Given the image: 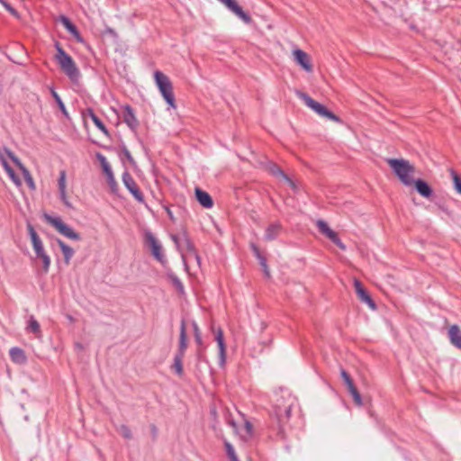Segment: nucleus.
<instances>
[{"mask_svg":"<svg viewBox=\"0 0 461 461\" xmlns=\"http://www.w3.org/2000/svg\"><path fill=\"white\" fill-rule=\"evenodd\" d=\"M386 162L403 185L409 186L414 183L416 168L410 161L404 158H387Z\"/></svg>","mask_w":461,"mask_h":461,"instance_id":"f257e3e1","label":"nucleus"},{"mask_svg":"<svg viewBox=\"0 0 461 461\" xmlns=\"http://www.w3.org/2000/svg\"><path fill=\"white\" fill-rule=\"evenodd\" d=\"M55 47L57 50L55 59L59 63L61 70L68 77L71 81H78L80 77V71L73 59L61 48L59 43H56Z\"/></svg>","mask_w":461,"mask_h":461,"instance_id":"f03ea898","label":"nucleus"},{"mask_svg":"<svg viewBox=\"0 0 461 461\" xmlns=\"http://www.w3.org/2000/svg\"><path fill=\"white\" fill-rule=\"evenodd\" d=\"M154 79L165 101L171 108H176L173 86L169 77L161 71L157 70L154 72Z\"/></svg>","mask_w":461,"mask_h":461,"instance_id":"7ed1b4c3","label":"nucleus"},{"mask_svg":"<svg viewBox=\"0 0 461 461\" xmlns=\"http://www.w3.org/2000/svg\"><path fill=\"white\" fill-rule=\"evenodd\" d=\"M43 218L60 235H62L71 240H75V241L81 240V235L78 232H77L71 226L65 223L60 217L51 216L48 213H44Z\"/></svg>","mask_w":461,"mask_h":461,"instance_id":"20e7f679","label":"nucleus"},{"mask_svg":"<svg viewBox=\"0 0 461 461\" xmlns=\"http://www.w3.org/2000/svg\"><path fill=\"white\" fill-rule=\"evenodd\" d=\"M172 239L180 251L183 262L186 267L192 260H195L199 266L201 265L199 255L194 251L193 244L185 236H173Z\"/></svg>","mask_w":461,"mask_h":461,"instance_id":"39448f33","label":"nucleus"},{"mask_svg":"<svg viewBox=\"0 0 461 461\" xmlns=\"http://www.w3.org/2000/svg\"><path fill=\"white\" fill-rule=\"evenodd\" d=\"M296 95L300 99H302L309 108L313 110L320 116L326 117V118H328L333 122H341V120L339 116H337L332 112L328 110L324 105H322L320 103L313 100L307 94L301 92V91H296Z\"/></svg>","mask_w":461,"mask_h":461,"instance_id":"423d86ee","label":"nucleus"},{"mask_svg":"<svg viewBox=\"0 0 461 461\" xmlns=\"http://www.w3.org/2000/svg\"><path fill=\"white\" fill-rule=\"evenodd\" d=\"M27 230L31 237L33 250L37 258L41 259L43 268L47 271L50 266V258L44 250L43 243L32 224L29 223L27 225Z\"/></svg>","mask_w":461,"mask_h":461,"instance_id":"0eeeda50","label":"nucleus"},{"mask_svg":"<svg viewBox=\"0 0 461 461\" xmlns=\"http://www.w3.org/2000/svg\"><path fill=\"white\" fill-rule=\"evenodd\" d=\"M144 239L146 244L149 246V248L151 250L152 256L161 264H164L166 262V258L163 253V249L160 244V242L156 239L154 234L149 231L146 230L144 233Z\"/></svg>","mask_w":461,"mask_h":461,"instance_id":"6e6552de","label":"nucleus"},{"mask_svg":"<svg viewBox=\"0 0 461 461\" xmlns=\"http://www.w3.org/2000/svg\"><path fill=\"white\" fill-rule=\"evenodd\" d=\"M316 226L319 229V231L326 236L329 240H330L335 245H337L340 249L345 250L346 245L340 240L338 233L333 230L328 223L323 220H317Z\"/></svg>","mask_w":461,"mask_h":461,"instance_id":"1a4fd4ad","label":"nucleus"},{"mask_svg":"<svg viewBox=\"0 0 461 461\" xmlns=\"http://www.w3.org/2000/svg\"><path fill=\"white\" fill-rule=\"evenodd\" d=\"M122 183L124 186L128 189V191L132 194V196L140 203L144 202V195L140 190L137 183L131 176V174L127 171L122 174Z\"/></svg>","mask_w":461,"mask_h":461,"instance_id":"9d476101","label":"nucleus"},{"mask_svg":"<svg viewBox=\"0 0 461 461\" xmlns=\"http://www.w3.org/2000/svg\"><path fill=\"white\" fill-rule=\"evenodd\" d=\"M293 404L294 399L289 398L286 403H278L276 405L275 414L280 424H284L289 420Z\"/></svg>","mask_w":461,"mask_h":461,"instance_id":"9b49d317","label":"nucleus"},{"mask_svg":"<svg viewBox=\"0 0 461 461\" xmlns=\"http://www.w3.org/2000/svg\"><path fill=\"white\" fill-rule=\"evenodd\" d=\"M223 5H225L230 12L237 15L245 23L249 24L252 23L251 17L245 13L241 6L238 5L235 0H219Z\"/></svg>","mask_w":461,"mask_h":461,"instance_id":"f8f14e48","label":"nucleus"},{"mask_svg":"<svg viewBox=\"0 0 461 461\" xmlns=\"http://www.w3.org/2000/svg\"><path fill=\"white\" fill-rule=\"evenodd\" d=\"M121 117L131 130H136L139 126V122L135 116L133 109L130 105L126 104L122 106Z\"/></svg>","mask_w":461,"mask_h":461,"instance_id":"ddd939ff","label":"nucleus"},{"mask_svg":"<svg viewBox=\"0 0 461 461\" xmlns=\"http://www.w3.org/2000/svg\"><path fill=\"white\" fill-rule=\"evenodd\" d=\"M212 331L214 335V339L218 345L220 364L222 365L225 362V350H226L224 338H223V332L221 328H215L214 326L212 327Z\"/></svg>","mask_w":461,"mask_h":461,"instance_id":"4468645a","label":"nucleus"},{"mask_svg":"<svg viewBox=\"0 0 461 461\" xmlns=\"http://www.w3.org/2000/svg\"><path fill=\"white\" fill-rule=\"evenodd\" d=\"M293 55L296 63L300 65L304 70L307 72L312 71L311 59L305 51L296 49L293 51Z\"/></svg>","mask_w":461,"mask_h":461,"instance_id":"2eb2a0df","label":"nucleus"},{"mask_svg":"<svg viewBox=\"0 0 461 461\" xmlns=\"http://www.w3.org/2000/svg\"><path fill=\"white\" fill-rule=\"evenodd\" d=\"M97 159L99 160L101 167L103 168L104 173L105 174L107 177V182L109 185L113 188V186L116 185V181L113 173V170L111 168L110 164L108 163L106 158L102 155L101 153H98L96 155Z\"/></svg>","mask_w":461,"mask_h":461,"instance_id":"dca6fc26","label":"nucleus"},{"mask_svg":"<svg viewBox=\"0 0 461 461\" xmlns=\"http://www.w3.org/2000/svg\"><path fill=\"white\" fill-rule=\"evenodd\" d=\"M59 21L62 23V25L74 36L77 41H84L77 27L70 22V20L68 17L61 15L59 17Z\"/></svg>","mask_w":461,"mask_h":461,"instance_id":"f3484780","label":"nucleus"},{"mask_svg":"<svg viewBox=\"0 0 461 461\" xmlns=\"http://www.w3.org/2000/svg\"><path fill=\"white\" fill-rule=\"evenodd\" d=\"M56 242L59 245V249H61L65 264L67 266L69 265L75 254V250L60 239H57Z\"/></svg>","mask_w":461,"mask_h":461,"instance_id":"a211bd4d","label":"nucleus"},{"mask_svg":"<svg viewBox=\"0 0 461 461\" xmlns=\"http://www.w3.org/2000/svg\"><path fill=\"white\" fill-rule=\"evenodd\" d=\"M448 338L452 345L461 349V330L457 325L449 327Z\"/></svg>","mask_w":461,"mask_h":461,"instance_id":"6ab92c4d","label":"nucleus"},{"mask_svg":"<svg viewBox=\"0 0 461 461\" xmlns=\"http://www.w3.org/2000/svg\"><path fill=\"white\" fill-rule=\"evenodd\" d=\"M357 298L366 303L372 311L376 310V304L368 294V290H356Z\"/></svg>","mask_w":461,"mask_h":461,"instance_id":"aec40b11","label":"nucleus"},{"mask_svg":"<svg viewBox=\"0 0 461 461\" xmlns=\"http://www.w3.org/2000/svg\"><path fill=\"white\" fill-rule=\"evenodd\" d=\"M415 185L416 190L418 193L422 195L423 197H429L432 194V189L430 186L421 179L414 180V183L412 184Z\"/></svg>","mask_w":461,"mask_h":461,"instance_id":"412c9836","label":"nucleus"},{"mask_svg":"<svg viewBox=\"0 0 461 461\" xmlns=\"http://www.w3.org/2000/svg\"><path fill=\"white\" fill-rule=\"evenodd\" d=\"M282 226L278 222H275L270 224L265 232V240L267 241L274 240L278 236Z\"/></svg>","mask_w":461,"mask_h":461,"instance_id":"4be33fe9","label":"nucleus"},{"mask_svg":"<svg viewBox=\"0 0 461 461\" xmlns=\"http://www.w3.org/2000/svg\"><path fill=\"white\" fill-rule=\"evenodd\" d=\"M9 353H10V357L13 362H14L16 364H20V365L25 363L26 357H25L23 350H22L21 348H13L10 349Z\"/></svg>","mask_w":461,"mask_h":461,"instance_id":"5701e85b","label":"nucleus"},{"mask_svg":"<svg viewBox=\"0 0 461 461\" xmlns=\"http://www.w3.org/2000/svg\"><path fill=\"white\" fill-rule=\"evenodd\" d=\"M267 170L275 176L277 178L284 179L285 178L286 174L274 162H267L266 166Z\"/></svg>","mask_w":461,"mask_h":461,"instance_id":"b1692460","label":"nucleus"},{"mask_svg":"<svg viewBox=\"0 0 461 461\" xmlns=\"http://www.w3.org/2000/svg\"><path fill=\"white\" fill-rule=\"evenodd\" d=\"M183 357L182 353H177L174 357V362L171 366V370L176 373L179 376L183 375Z\"/></svg>","mask_w":461,"mask_h":461,"instance_id":"393cba45","label":"nucleus"},{"mask_svg":"<svg viewBox=\"0 0 461 461\" xmlns=\"http://www.w3.org/2000/svg\"><path fill=\"white\" fill-rule=\"evenodd\" d=\"M87 114L94 122V124L105 135H108V130L105 127L104 123L98 118V116L94 113L93 110L88 109Z\"/></svg>","mask_w":461,"mask_h":461,"instance_id":"a878e982","label":"nucleus"},{"mask_svg":"<svg viewBox=\"0 0 461 461\" xmlns=\"http://www.w3.org/2000/svg\"><path fill=\"white\" fill-rule=\"evenodd\" d=\"M3 167L5 169V171L7 173V175L9 176V177L11 178V180L16 185H21V180L20 178L16 176L15 172L14 171V169L9 166L8 162L7 161H4L3 163Z\"/></svg>","mask_w":461,"mask_h":461,"instance_id":"bb28decb","label":"nucleus"},{"mask_svg":"<svg viewBox=\"0 0 461 461\" xmlns=\"http://www.w3.org/2000/svg\"><path fill=\"white\" fill-rule=\"evenodd\" d=\"M185 348H186L185 326L184 321H182V323H181V331H180V345H179V351H178V353H182V356H184Z\"/></svg>","mask_w":461,"mask_h":461,"instance_id":"cd10ccee","label":"nucleus"},{"mask_svg":"<svg viewBox=\"0 0 461 461\" xmlns=\"http://www.w3.org/2000/svg\"><path fill=\"white\" fill-rule=\"evenodd\" d=\"M5 151L6 155L9 157V158L20 168L22 172L24 169H27L24 167V165L21 162V160L18 158V157L14 155V152H12L9 149H5Z\"/></svg>","mask_w":461,"mask_h":461,"instance_id":"c85d7f7f","label":"nucleus"},{"mask_svg":"<svg viewBox=\"0 0 461 461\" xmlns=\"http://www.w3.org/2000/svg\"><path fill=\"white\" fill-rule=\"evenodd\" d=\"M51 95H52L53 98L55 99V101H56L59 108L62 112V113L65 116H68V111L66 109V106H65L63 101L61 100L60 96L59 95V94L54 89H51Z\"/></svg>","mask_w":461,"mask_h":461,"instance_id":"c756f323","label":"nucleus"},{"mask_svg":"<svg viewBox=\"0 0 461 461\" xmlns=\"http://www.w3.org/2000/svg\"><path fill=\"white\" fill-rule=\"evenodd\" d=\"M224 446L230 461H240L232 445L230 442L225 441Z\"/></svg>","mask_w":461,"mask_h":461,"instance_id":"7c9ffc66","label":"nucleus"},{"mask_svg":"<svg viewBox=\"0 0 461 461\" xmlns=\"http://www.w3.org/2000/svg\"><path fill=\"white\" fill-rule=\"evenodd\" d=\"M450 174L452 176L455 189L456 190L457 193L461 194V177L453 169L450 170Z\"/></svg>","mask_w":461,"mask_h":461,"instance_id":"2f4dec72","label":"nucleus"},{"mask_svg":"<svg viewBox=\"0 0 461 461\" xmlns=\"http://www.w3.org/2000/svg\"><path fill=\"white\" fill-rule=\"evenodd\" d=\"M340 375H341L342 379L344 380V383L346 384V385L348 387V390H350V389L356 387L352 378L348 374V372H346V370L341 369Z\"/></svg>","mask_w":461,"mask_h":461,"instance_id":"473e14b6","label":"nucleus"},{"mask_svg":"<svg viewBox=\"0 0 461 461\" xmlns=\"http://www.w3.org/2000/svg\"><path fill=\"white\" fill-rule=\"evenodd\" d=\"M22 173L24 176V179H25L28 186L32 190L35 189V184H34V181H33L32 176L31 173L29 172V170L24 169Z\"/></svg>","mask_w":461,"mask_h":461,"instance_id":"72a5a7b5","label":"nucleus"},{"mask_svg":"<svg viewBox=\"0 0 461 461\" xmlns=\"http://www.w3.org/2000/svg\"><path fill=\"white\" fill-rule=\"evenodd\" d=\"M350 394L352 395L354 402L357 405L361 406L362 405V398L360 393H358L357 389L356 387L348 390Z\"/></svg>","mask_w":461,"mask_h":461,"instance_id":"f704fd0d","label":"nucleus"},{"mask_svg":"<svg viewBox=\"0 0 461 461\" xmlns=\"http://www.w3.org/2000/svg\"><path fill=\"white\" fill-rule=\"evenodd\" d=\"M258 259L259 261V264H260V266H261V267L263 269V272L265 273L266 276L269 277L270 276V271H269L268 266L267 264V259L262 255L259 258H258Z\"/></svg>","mask_w":461,"mask_h":461,"instance_id":"c9c22d12","label":"nucleus"},{"mask_svg":"<svg viewBox=\"0 0 461 461\" xmlns=\"http://www.w3.org/2000/svg\"><path fill=\"white\" fill-rule=\"evenodd\" d=\"M58 185H59V191L66 190V172L64 170L59 172Z\"/></svg>","mask_w":461,"mask_h":461,"instance_id":"e433bc0d","label":"nucleus"},{"mask_svg":"<svg viewBox=\"0 0 461 461\" xmlns=\"http://www.w3.org/2000/svg\"><path fill=\"white\" fill-rule=\"evenodd\" d=\"M29 328L34 333H40L41 331L39 322L33 318H31L29 321Z\"/></svg>","mask_w":461,"mask_h":461,"instance_id":"4c0bfd02","label":"nucleus"},{"mask_svg":"<svg viewBox=\"0 0 461 461\" xmlns=\"http://www.w3.org/2000/svg\"><path fill=\"white\" fill-rule=\"evenodd\" d=\"M213 205V201L210 194L203 191V207L204 208H212Z\"/></svg>","mask_w":461,"mask_h":461,"instance_id":"58836bf2","label":"nucleus"},{"mask_svg":"<svg viewBox=\"0 0 461 461\" xmlns=\"http://www.w3.org/2000/svg\"><path fill=\"white\" fill-rule=\"evenodd\" d=\"M122 436L125 438H131L132 434L131 429L126 425H122L120 428Z\"/></svg>","mask_w":461,"mask_h":461,"instance_id":"ea45409f","label":"nucleus"},{"mask_svg":"<svg viewBox=\"0 0 461 461\" xmlns=\"http://www.w3.org/2000/svg\"><path fill=\"white\" fill-rule=\"evenodd\" d=\"M59 197L61 199V201L63 202V203L68 207V208H71L72 205L70 203V202L68 201V196H67V192L66 190H59Z\"/></svg>","mask_w":461,"mask_h":461,"instance_id":"a19ab883","label":"nucleus"},{"mask_svg":"<svg viewBox=\"0 0 461 461\" xmlns=\"http://www.w3.org/2000/svg\"><path fill=\"white\" fill-rule=\"evenodd\" d=\"M122 154L124 155L125 158H126L130 163H131V164H133V163H134V159H133L132 156L131 155V152L129 151V149H128L126 147H124V148L122 149Z\"/></svg>","mask_w":461,"mask_h":461,"instance_id":"79ce46f5","label":"nucleus"},{"mask_svg":"<svg viewBox=\"0 0 461 461\" xmlns=\"http://www.w3.org/2000/svg\"><path fill=\"white\" fill-rule=\"evenodd\" d=\"M283 180L285 181L294 191H297L298 187L296 184L287 175L285 176V178H284Z\"/></svg>","mask_w":461,"mask_h":461,"instance_id":"37998d69","label":"nucleus"},{"mask_svg":"<svg viewBox=\"0 0 461 461\" xmlns=\"http://www.w3.org/2000/svg\"><path fill=\"white\" fill-rule=\"evenodd\" d=\"M218 405L220 406V402L216 403L214 402L213 405L211 407V410H210V415L215 419L216 416H217V408H218Z\"/></svg>","mask_w":461,"mask_h":461,"instance_id":"c03bdc74","label":"nucleus"},{"mask_svg":"<svg viewBox=\"0 0 461 461\" xmlns=\"http://www.w3.org/2000/svg\"><path fill=\"white\" fill-rule=\"evenodd\" d=\"M250 248H251V249H252V251H253V253H254V255H255V257H256L257 258H259V257L261 256V253H260V251H259V249H258V247L257 245H255L254 243H251V244H250Z\"/></svg>","mask_w":461,"mask_h":461,"instance_id":"a18cd8bd","label":"nucleus"},{"mask_svg":"<svg viewBox=\"0 0 461 461\" xmlns=\"http://www.w3.org/2000/svg\"><path fill=\"white\" fill-rule=\"evenodd\" d=\"M195 197H196L197 201L199 202V203L202 204V198H203L202 188H200L198 186L195 188Z\"/></svg>","mask_w":461,"mask_h":461,"instance_id":"49530a36","label":"nucleus"},{"mask_svg":"<svg viewBox=\"0 0 461 461\" xmlns=\"http://www.w3.org/2000/svg\"><path fill=\"white\" fill-rule=\"evenodd\" d=\"M351 280L354 284L355 288H363L361 282L357 278L352 277Z\"/></svg>","mask_w":461,"mask_h":461,"instance_id":"de8ad7c7","label":"nucleus"},{"mask_svg":"<svg viewBox=\"0 0 461 461\" xmlns=\"http://www.w3.org/2000/svg\"><path fill=\"white\" fill-rule=\"evenodd\" d=\"M5 6L6 10H8L12 14L17 15L16 10L14 8H13L10 5L5 4Z\"/></svg>","mask_w":461,"mask_h":461,"instance_id":"09e8293b","label":"nucleus"},{"mask_svg":"<svg viewBox=\"0 0 461 461\" xmlns=\"http://www.w3.org/2000/svg\"><path fill=\"white\" fill-rule=\"evenodd\" d=\"M245 429L249 434L252 433V424L249 421L245 422Z\"/></svg>","mask_w":461,"mask_h":461,"instance_id":"8fccbe9b","label":"nucleus"},{"mask_svg":"<svg viewBox=\"0 0 461 461\" xmlns=\"http://www.w3.org/2000/svg\"><path fill=\"white\" fill-rule=\"evenodd\" d=\"M4 161H6V159L4 158V156L0 153V162L3 165Z\"/></svg>","mask_w":461,"mask_h":461,"instance_id":"3c124183","label":"nucleus"},{"mask_svg":"<svg viewBox=\"0 0 461 461\" xmlns=\"http://www.w3.org/2000/svg\"><path fill=\"white\" fill-rule=\"evenodd\" d=\"M194 330H195V332H196V339H197V340H199V336H198V334H197V331H198V327H197V325H194Z\"/></svg>","mask_w":461,"mask_h":461,"instance_id":"603ef678","label":"nucleus"},{"mask_svg":"<svg viewBox=\"0 0 461 461\" xmlns=\"http://www.w3.org/2000/svg\"><path fill=\"white\" fill-rule=\"evenodd\" d=\"M167 212L170 218H173L172 212L168 208L167 209Z\"/></svg>","mask_w":461,"mask_h":461,"instance_id":"864d4df0","label":"nucleus"}]
</instances>
